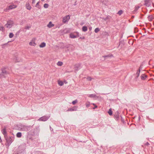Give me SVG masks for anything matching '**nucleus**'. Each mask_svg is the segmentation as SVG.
<instances>
[{
  "label": "nucleus",
  "mask_w": 154,
  "mask_h": 154,
  "mask_svg": "<svg viewBox=\"0 0 154 154\" xmlns=\"http://www.w3.org/2000/svg\"><path fill=\"white\" fill-rule=\"evenodd\" d=\"M45 0H41L43 2Z\"/></svg>",
  "instance_id": "60"
},
{
  "label": "nucleus",
  "mask_w": 154,
  "mask_h": 154,
  "mask_svg": "<svg viewBox=\"0 0 154 154\" xmlns=\"http://www.w3.org/2000/svg\"><path fill=\"white\" fill-rule=\"evenodd\" d=\"M15 6L14 5H11L9 6L8 8L9 9H11L14 8H15L16 7H14Z\"/></svg>",
  "instance_id": "27"
},
{
  "label": "nucleus",
  "mask_w": 154,
  "mask_h": 154,
  "mask_svg": "<svg viewBox=\"0 0 154 154\" xmlns=\"http://www.w3.org/2000/svg\"><path fill=\"white\" fill-rule=\"evenodd\" d=\"M4 28L3 26H1L0 27V31H3V30H4Z\"/></svg>",
  "instance_id": "37"
},
{
  "label": "nucleus",
  "mask_w": 154,
  "mask_h": 154,
  "mask_svg": "<svg viewBox=\"0 0 154 154\" xmlns=\"http://www.w3.org/2000/svg\"><path fill=\"white\" fill-rule=\"evenodd\" d=\"M140 8V6H138L137 7H136L135 9L134 10V11L136 12L137 11V10L139 9V8Z\"/></svg>",
  "instance_id": "35"
},
{
  "label": "nucleus",
  "mask_w": 154,
  "mask_h": 154,
  "mask_svg": "<svg viewBox=\"0 0 154 154\" xmlns=\"http://www.w3.org/2000/svg\"><path fill=\"white\" fill-rule=\"evenodd\" d=\"M63 63L62 62L58 61L57 63V65L59 66H61L63 65Z\"/></svg>",
  "instance_id": "29"
},
{
  "label": "nucleus",
  "mask_w": 154,
  "mask_h": 154,
  "mask_svg": "<svg viewBox=\"0 0 154 154\" xmlns=\"http://www.w3.org/2000/svg\"><path fill=\"white\" fill-rule=\"evenodd\" d=\"M88 95L89 97L90 98H99L98 96H96V94H88Z\"/></svg>",
  "instance_id": "13"
},
{
  "label": "nucleus",
  "mask_w": 154,
  "mask_h": 154,
  "mask_svg": "<svg viewBox=\"0 0 154 154\" xmlns=\"http://www.w3.org/2000/svg\"><path fill=\"white\" fill-rule=\"evenodd\" d=\"M140 72V69H139L137 71L136 74H135L136 76H137V77H138L139 76Z\"/></svg>",
  "instance_id": "21"
},
{
  "label": "nucleus",
  "mask_w": 154,
  "mask_h": 154,
  "mask_svg": "<svg viewBox=\"0 0 154 154\" xmlns=\"http://www.w3.org/2000/svg\"><path fill=\"white\" fill-rule=\"evenodd\" d=\"M134 16H132V18H134Z\"/></svg>",
  "instance_id": "59"
},
{
  "label": "nucleus",
  "mask_w": 154,
  "mask_h": 154,
  "mask_svg": "<svg viewBox=\"0 0 154 154\" xmlns=\"http://www.w3.org/2000/svg\"><path fill=\"white\" fill-rule=\"evenodd\" d=\"M138 77H137V76H136L135 77V78L134 79V81H137V78Z\"/></svg>",
  "instance_id": "42"
},
{
  "label": "nucleus",
  "mask_w": 154,
  "mask_h": 154,
  "mask_svg": "<svg viewBox=\"0 0 154 154\" xmlns=\"http://www.w3.org/2000/svg\"><path fill=\"white\" fill-rule=\"evenodd\" d=\"M22 136V134L20 132H19L17 134L16 136L18 138Z\"/></svg>",
  "instance_id": "23"
},
{
  "label": "nucleus",
  "mask_w": 154,
  "mask_h": 154,
  "mask_svg": "<svg viewBox=\"0 0 154 154\" xmlns=\"http://www.w3.org/2000/svg\"><path fill=\"white\" fill-rule=\"evenodd\" d=\"M70 19V17L69 15H67L65 16L64 17H63V22L64 23H65L66 22H67Z\"/></svg>",
  "instance_id": "7"
},
{
  "label": "nucleus",
  "mask_w": 154,
  "mask_h": 154,
  "mask_svg": "<svg viewBox=\"0 0 154 154\" xmlns=\"http://www.w3.org/2000/svg\"><path fill=\"white\" fill-rule=\"evenodd\" d=\"M91 27H90L89 28V29H90V30H91Z\"/></svg>",
  "instance_id": "55"
},
{
  "label": "nucleus",
  "mask_w": 154,
  "mask_h": 154,
  "mask_svg": "<svg viewBox=\"0 0 154 154\" xmlns=\"http://www.w3.org/2000/svg\"><path fill=\"white\" fill-rule=\"evenodd\" d=\"M40 2H38L36 4L35 7L38 8L39 9H40L41 7V6L39 5Z\"/></svg>",
  "instance_id": "24"
},
{
  "label": "nucleus",
  "mask_w": 154,
  "mask_h": 154,
  "mask_svg": "<svg viewBox=\"0 0 154 154\" xmlns=\"http://www.w3.org/2000/svg\"><path fill=\"white\" fill-rule=\"evenodd\" d=\"M35 0H32V4H34L35 3Z\"/></svg>",
  "instance_id": "46"
},
{
  "label": "nucleus",
  "mask_w": 154,
  "mask_h": 154,
  "mask_svg": "<svg viewBox=\"0 0 154 154\" xmlns=\"http://www.w3.org/2000/svg\"><path fill=\"white\" fill-rule=\"evenodd\" d=\"M46 46V44L44 42L42 43L41 44L39 45V46L40 48H43L45 47Z\"/></svg>",
  "instance_id": "18"
},
{
  "label": "nucleus",
  "mask_w": 154,
  "mask_h": 154,
  "mask_svg": "<svg viewBox=\"0 0 154 154\" xmlns=\"http://www.w3.org/2000/svg\"><path fill=\"white\" fill-rule=\"evenodd\" d=\"M107 19V18H105V19H104V20H106Z\"/></svg>",
  "instance_id": "58"
},
{
  "label": "nucleus",
  "mask_w": 154,
  "mask_h": 154,
  "mask_svg": "<svg viewBox=\"0 0 154 154\" xmlns=\"http://www.w3.org/2000/svg\"><path fill=\"white\" fill-rule=\"evenodd\" d=\"M83 23H81V25H83Z\"/></svg>",
  "instance_id": "57"
},
{
  "label": "nucleus",
  "mask_w": 154,
  "mask_h": 154,
  "mask_svg": "<svg viewBox=\"0 0 154 154\" xmlns=\"http://www.w3.org/2000/svg\"><path fill=\"white\" fill-rule=\"evenodd\" d=\"M144 2H145L144 5L147 7H149L150 6L149 0H145Z\"/></svg>",
  "instance_id": "14"
},
{
  "label": "nucleus",
  "mask_w": 154,
  "mask_h": 154,
  "mask_svg": "<svg viewBox=\"0 0 154 154\" xmlns=\"http://www.w3.org/2000/svg\"><path fill=\"white\" fill-rule=\"evenodd\" d=\"M79 33H77L76 35H74L73 34L71 33L69 35V37L71 38H75L79 37Z\"/></svg>",
  "instance_id": "10"
},
{
  "label": "nucleus",
  "mask_w": 154,
  "mask_h": 154,
  "mask_svg": "<svg viewBox=\"0 0 154 154\" xmlns=\"http://www.w3.org/2000/svg\"><path fill=\"white\" fill-rule=\"evenodd\" d=\"M6 68L3 67L1 69L2 72L0 74L1 78H5L6 75L9 74V72L6 70Z\"/></svg>",
  "instance_id": "4"
},
{
  "label": "nucleus",
  "mask_w": 154,
  "mask_h": 154,
  "mask_svg": "<svg viewBox=\"0 0 154 154\" xmlns=\"http://www.w3.org/2000/svg\"><path fill=\"white\" fill-rule=\"evenodd\" d=\"M142 66H141L140 65V66L139 68V69H140V70H141V69H142Z\"/></svg>",
  "instance_id": "49"
},
{
  "label": "nucleus",
  "mask_w": 154,
  "mask_h": 154,
  "mask_svg": "<svg viewBox=\"0 0 154 154\" xmlns=\"http://www.w3.org/2000/svg\"><path fill=\"white\" fill-rule=\"evenodd\" d=\"M54 26V24H53L51 22H49L47 26L49 28H51Z\"/></svg>",
  "instance_id": "16"
},
{
  "label": "nucleus",
  "mask_w": 154,
  "mask_h": 154,
  "mask_svg": "<svg viewBox=\"0 0 154 154\" xmlns=\"http://www.w3.org/2000/svg\"><path fill=\"white\" fill-rule=\"evenodd\" d=\"M20 32V31H19L17 32V33H18V34Z\"/></svg>",
  "instance_id": "53"
},
{
  "label": "nucleus",
  "mask_w": 154,
  "mask_h": 154,
  "mask_svg": "<svg viewBox=\"0 0 154 154\" xmlns=\"http://www.w3.org/2000/svg\"><path fill=\"white\" fill-rule=\"evenodd\" d=\"M76 2H75V3L74 4V5H76Z\"/></svg>",
  "instance_id": "52"
},
{
  "label": "nucleus",
  "mask_w": 154,
  "mask_h": 154,
  "mask_svg": "<svg viewBox=\"0 0 154 154\" xmlns=\"http://www.w3.org/2000/svg\"><path fill=\"white\" fill-rule=\"evenodd\" d=\"M140 116H139V117H138V119H139V120H140Z\"/></svg>",
  "instance_id": "54"
},
{
  "label": "nucleus",
  "mask_w": 154,
  "mask_h": 154,
  "mask_svg": "<svg viewBox=\"0 0 154 154\" xmlns=\"http://www.w3.org/2000/svg\"><path fill=\"white\" fill-rule=\"evenodd\" d=\"M49 117L48 116H44L40 118L38 120L42 121H45L49 119Z\"/></svg>",
  "instance_id": "8"
},
{
  "label": "nucleus",
  "mask_w": 154,
  "mask_h": 154,
  "mask_svg": "<svg viewBox=\"0 0 154 154\" xmlns=\"http://www.w3.org/2000/svg\"><path fill=\"white\" fill-rule=\"evenodd\" d=\"M2 132L4 135V137H6L7 135V133L6 131V128L5 126L4 128L1 130Z\"/></svg>",
  "instance_id": "9"
},
{
  "label": "nucleus",
  "mask_w": 154,
  "mask_h": 154,
  "mask_svg": "<svg viewBox=\"0 0 154 154\" xmlns=\"http://www.w3.org/2000/svg\"><path fill=\"white\" fill-rule=\"evenodd\" d=\"M121 120L122 122H123V123H124V119L122 118V117L121 116Z\"/></svg>",
  "instance_id": "44"
},
{
  "label": "nucleus",
  "mask_w": 154,
  "mask_h": 154,
  "mask_svg": "<svg viewBox=\"0 0 154 154\" xmlns=\"http://www.w3.org/2000/svg\"><path fill=\"white\" fill-rule=\"evenodd\" d=\"M114 117L115 119L116 120H118L119 119V112L117 111L116 113L115 114H114Z\"/></svg>",
  "instance_id": "11"
},
{
  "label": "nucleus",
  "mask_w": 154,
  "mask_h": 154,
  "mask_svg": "<svg viewBox=\"0 0 154 154\" xmlns=\"http://www.w3.org/2000/svg\"><path fill=\"white\" fill-rule=\"evenodd\" d=\"M92 104L94 106V107L93 108L94 109H95L97 108V106L95 104V103H92Z\"/></svg>",
  "instance_id": "38"
},
{
  "label": "nucleus",
  "mask_w": 154,
  "mask_h": 154,
  "mask_svg": "<svg viewBox=\"0 0 154 154\" xmlns=\"http://www.w3.org/2000/svg\"><path fill=\"white\" fill-rule=\"evenodd\" d=\"M85 37H84H84H80V39H85Z\"/></svg>",
  "instance_id": "47"
},
{
  "label": "nucleus",
  "mask_w": 154,
  "mask_h": 154,
  "mask_svg": "<svg viewBox=\"0 0 154 154\" xmlns=\"http://www.w3.org/2000/svg\"><path fill=\"white\" fill-rule=\"evenodd\" d=\"M88 79L89 81H91V77H89V78H88Z\"/></svg>",
  "instance_id": "48"
},
{
  "label": "nucleus",
  "mask_w": 154,
  "mask_h": 154,
  "mask_svg": "<svg viewBox=\"0 0 154 154\" xmlns=\"http://www.w3.org/2000/svg\"><path fill=\"white\" fill-rule=\"evenodd\" d=\"M26 6L27 9L30 10L31 9V7L29 3H27Z\"/></svg>",
  "instance_id": "17"
},
{
  "label": "nucleus",
  "mask_w": 154,
  "mask_h": 154,
  "mask_svg": "<svg viewBox=\"0 0 154 154\" xmlns=\"http://www.w3.org/2000/svg\"><path fill=\"white\" fill-rule=\"evenodd\" d=\"M29 44L30 45L33 46H35L36 45V44L35 43V42H30L29 43Z\"/></svg>",
  "instance_id": "25"
},
{
  "label": "nucleus",
  "mask_w": 154,
  "mask_h": 154,
  "mask_svg": "<svg viewBox=\"0 0 154 154\" xmlns=\"http://www.w3.org/2000/svg\"><path fill=\"white\" fill-rule=\"evenodd\" d=\"M14 24V22L13 21L9 20L8 21L7 23L5 25V26L8 28H11Z\"/></svg>",
  "instance_id": "5"
},
{
  "label": "nucleus",
  "mask_w": 154,
  "mask_h": 154,
  "mask_svg": "<svg viewBox=\"0 0 154 154\" xmlns=\"http://www.w3.org/2000/svg\"><path fill=\"white\" fill-rule=\"evenodd\" d=\"M81 68V64H76L75 66L74 67V70L75 72H76L78 71L79 69H80Z\"/></svg>",
  "instance_id": "6"
},
{
  "label": "nucleus",
  "mask_w": 154,
  "mask_h": 154,
  "mask_svg": "<svg viewBox=\"0 0 154 154\" xmlns=\"http://www.w3.org/2000/svg\"><path fill=\"white\" fill-rule=\"evenodd\" d=\"M100 30V29L98 28H96L94 30V32L96 33H97Z\"/></svg>",
  "instance_id": "32"
},
{
  "label": "nucleus",
  "mask_w": 154,
  "mask_h": 154,
  "mask_svg": "<svg viewBox=\"0 0 154 154\" xmlns=\"http://www.w3.org/2000/svg\"><path fill=\"white\" fill-rule=\"evenodd\" d=\"M50 130H51V131L53 130V129L52 128H51L50 127Z\"/></svg>",
  "instance_id": "50"
},
{
  "label": "nucleus",
  "mask_w": 154,
  "mask_h": 154,
  "mask_svg": "<svg viewBox=\"0 0 154 154\" xmlns=\"http://www.w3.org/2000/svg\"><path fill=\"white\" fill-rule=\"evenodd\" d=\"M21 61H22V60H19L18 59H17V58H16V59L15 61L16 62H20Z\"/></svg>",
  "instance_id": "40"
},
{
  "label": "nucleus",
  "mask_w": 154,
  "mask_h": 154,
  "mask_svg": "<svg viewBox=\"0 0 154 154\" xmlns=\"http://www.w3.org/2000/svg\"><path fill=\"white\" fill-rule=\"evenodd\" d=\"M149 145V143L148 142H147L145 144V145L148 146Z\"/></svg>",
  "instance_id": "45"
},
{
  "label": "nucleus",
  "mask_w": 154,
  "mask_h": 154,
  "mask_svg": "<svg viewBox=\"0 0 154 154\" xmlns=\"http://www.w3.org/2000/svg\"><path fill=\"white\" fill-rule=\"evenodd\" d=\"M58 84L60 86H62L63 85V82L61 81H58Z\"/></svg>",
  "instance_id": "30"
},
{
  "label": "nucleus",
  "mask_w": 154,
  "mask_h": 154,
  "mask_svg": "<svg viewBox=\"0 0 154 154\" xmlns=\"http://www.w3.org/2000/svg\"><path fill=\"white\" fill-rule=\"evenodd\" d=\"M88 30V28L86 26H83L82 28V31L84 32H86V31Z\"/></svg>",
  "instance_id": "19"
},
{
  "label": "nucleus",
  "mask_w": 154,
  "mask_h": 154,
  "mask_svg": "<svg viewBox=\"0 0 154 154\" xmlns=\"http://www.w3.org/2000/svg\"><path fill=\"white\" fill-rule=\"evenodd\" d=\"M14 35L13 33L11 32L9 34V37L10 38H12L14 36Z\"/></svg>",
  "instance_id": "31"
},
{
  "label": "nucleus",
  "mask_w": 154,
  "mask_h": 154,
  "mask_svg": "<svg viewBox=\"0 0 154 154\" xmlns=\"http://www.w3.org/2000/svg\"><path fill=\"white\" fill-rule=\"evenodd\" d=\"M147 77V76L145 74H142L140 76L141 79L142 80H145Z\"/></svg>",
  "instance_id": "15"
},
{
  "label": "nucleus",
  "mask_w": 154,
  "mask_h": 154,
  "mask_svg": "<svg viewBox=\"0 0 154 154\" xmlns=\"http://www.w3.org/2000/svg\"><path fill=\"white\" fill-rule=\"evenodd\" d=\"M90 105V103L89 102L88 103H87L86 104V107L87 108Z\"/></svg>",
  "instance_id": "39"
},
{
  "label": "nucleus",
  "mask_w": 154,
  "mask_h": 154,
  "mask_svg": "<svg viewBox=\"0 0 154 154\" xmlns=\"http://www.w3.org/2000/svg\"><path fill=\"white\" fill-rule=\"evenodd\" d=\"M30 28V26H27L25 27V29H29Z\"/></svg>",
  "instance_id": "41"
},
{
  "label": "nucleus",
  "mask_w": 154,
  "mask_h": 154,
  "mask_svg": "<svg viewBox=\"0 0 154 154\" xmlns=\"http://www.w3.org/2000/svg\"><path fill=\"white\" fill-rule=\"evenodd\" d=\"M77 102H78V101H77V100H75L73 101L72 102V103L73 105H75L76 104V103Z\"/></svg>",
  "instance_id": "36"
},
{
  "label": "nucleus",
  "mask_w": 154,
  "mask_h": 154,
  "mask_svg": "<svg viewBox=\"0 0 154 154\" xmlns=\"http://www.w3.org/2000/svg\"><path fill=\"white\" fill-rule=\"evenodd\" d=\"M77 107L75 106H74L73 108H70L67 111H74L77 110Z\"/></svg>",
  "instance_id": "12"
},
{
  "label": "nucleus",
  "mask_w": 154,
  "mask_h": 154,
  "mask_svg": "<svg viewBox=\"0 0 154 154\" xmlns=\"http://www.w3.org/2000/svg\"><path fill=\"white\" fill-rule=\"evenodd\" d=\"M148 20L149 21H151L153 19V17L152 15H149L148 17Z\"/></svg>",
  "instance_id": "22"
},
{
  "label": "nucleus",
  "mask_w": 154,
  "mask_h": 154,
  "mask_svg": "<svg viewBox=\"0 0 154 154\" xmlns=\"http://www.w3.org/2000/svg\"><path fill=\"white\" fill-rule=\"evenodd\" d=\"M30 127V126H28L22 125L19 124L17 125L15 128L17 129L19 131H27L29 130L28 128Z\"/></svg>",
  "instance_id": "2"
},
{
  "label": "nucleus",
  "mask_w": 154,
  "mask_h": 154,
  "mask_svg": "<svg viewBox=\"0 0 154 154\" xmlns=\"http://www.w3.org/2000/svg\"><path fill=\"white\" fill-rule=\"evenodd\" d=\"M39 126H37L33 129H32L29 132V134L32 136L38 135L39 132Z\"/></svg>",
  "instance_id": "3"
},
{
  "label": "nucleus",
  "mask_w": 154,
  "mask_h": 154,
  "mask_svg": "<svg viewBox=\"0 0 154 154\" xmlns=\"http://www.w3.org/2000/svg\"><path fill=\"white\" fill-rule=\"evenodd\" d=\"M134 32H138V29L137 28H134Z\"/></svg>",
  "instance_id": "43"
},
{
  "label": "nucleus",
  "mask_w": 154,
  "mask_h": 154,
  "mask_svg": "<svg viewBox=\"0 0 154 154\" xmlns=\"http://www.w3.org/2000/svg\"><path fill=\"white\" fill-rule=\"evenodd\" d=\"M143 29L145 30V32H146V29H145L144 28V29Z\"/></svg>",
  "instance_id": "51"
},
{
  "label": "nucleus",
  "mask_w": 154,
  "mask_h": 154,
  "mask_svg": "<svg viewBox=\"0 0 154 154\" xmlns=\"http://www.w3.org/2000/svg\"><path fill=\"white\" fill-rule=\"evenodd\" d=\"M29 139H31L32 140H33L31 138H29Z\"/></svg>",
  "instance_id": "56"
},
{
  "label": "nucleus",
  "mask_w": 154,
  "mask_h": 154,
  "mask_svg": "<svg viewBox=\"0 0 154 154\" xmlns=\"http://www.w3.org/2000/svg\"><path fill=\"white\" fill-rule=\"evenodd\" d=\"M123 13V11L122 10H119L117 14H119V15H121Z\"/></svg>",
  "instance_id": "33"
},
{
  "label": "nucleus",
  "mask_w": 154,
  "mask_h": 154,
  "mask_svg": "<svg viewBox=\"0 0 154 154\" xmlns=\"http://www.w3.org/2000/svg\"><path fill=\"white\" fill-rule=\"evenodd\" d=\"M113 57V55L112 54H109L107 55H105L103 56V57L104 58H109L111 57Z\"/></svg>",
  "instance_id": "20"
},
{
  "label": "nucleus",
  "mask_w": 154,
  "mask_h": 154,
  "mask_svg": "<svg viewBox=\"0 0 154 154\" xmlns=\"http://www.w3.org/2000/svg\"><path fill=\"white\" fill-rule=\"evenodd\" d=\"M108 112V114H109V115L110 116L112 115V111L111 109H109Z\"/></svg>",
  "instance_id": "26"
},
{
  "label": "nucleus",
  "mask_w": 154,
  "mask_h": 154,
  "mask_svg": "<svg viewBox=\"0 0 154 154\" xmlns=\"http://www.w3.org/2000/svg\"><path fill=\"white\" fill-rule=\"evenodd\" d=\"M4 137L6 141L5 145L6 146L9 147L14 140V136H11L8 137L7 135Z\"/></svg>",
  "instance_id": "1"
},
{
  "label": "nucleus",
  "mask_w": 154,
  "mask_h": 154,
  "mask_svg": "<svg viewBox=\"0 0 154 154\" xmlns=\"http://www.w3.org/2000/svg\"><path fill=\"white\" fill-rule=\"evenodd\" d=\"M10 42V41H8V43H6L2 45H1V46H2V48H5V47L6 45H8V43Z\"/></svg>",
  "instance_id": "28"
},
{
  "label": "nucleus",
  "mask_w": 154,
  "mask_h": 154,
  "mask_svg": "<svg viewBox=\"0 0 154 154\" xmlns=\"http://www.w3.org/2000/svg\"><path fill=\"white\" fill-rule=\"evenodd\" d=\"M48 6L49 5L48 4L45 3L44 4V7L45 8H48Z\"/></svg>",
  "instance_id": "34"
}]
</instances>
